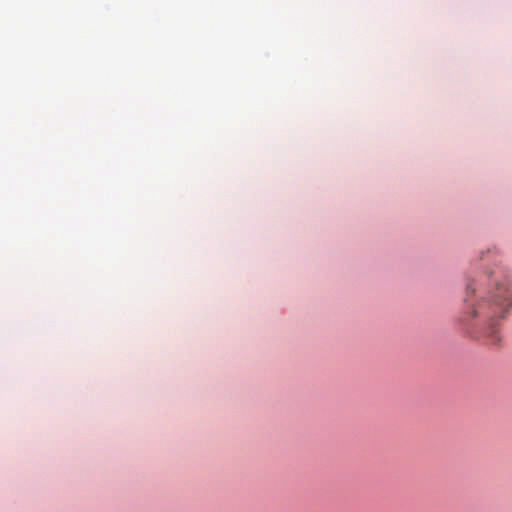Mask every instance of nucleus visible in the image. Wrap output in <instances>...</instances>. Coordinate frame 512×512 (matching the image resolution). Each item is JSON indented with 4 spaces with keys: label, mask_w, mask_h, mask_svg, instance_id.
Listing matches in <instances>:
<instances>
[{
    "label": "nucleus",
    "mask_w": 512,
    "mask_h": 512,
    "mask_svg": "<svg viewBox=\"0 0 512 512\" xmlns=\"http://www.w3.org/2000/svg\"><path fill=\"white\" fill-rule=\"evenodd\" d=\"M465 302L470 305L471 316L481 318L485 322L484 335L490 344H498L501 335L497 320L504 318L512 307L510 279L501 271H497L493 273L488 289L474 281L468 283Z\"/></svg>",
    "instance_id": "1"
}]
</instances>
